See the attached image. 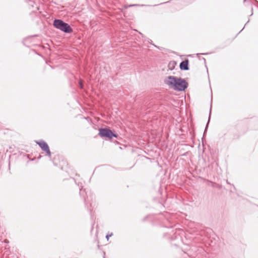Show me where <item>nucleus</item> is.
Listing matches in <instances>:
<instances>
[{
	"mask_svg": "<svg viewBox=\"0 0 258 258\" xmlns=\"http://www.w3.org/2000/svg\"><path fill=\"white\" fill-rule=\"evenodd\" d=\"M165 83L175 90L184 91L188 87V84L183 79L174 76H168L164 81Z\"/></svg>",
	"mask_w": 258,
	"mask_h": 258,
	"instance_id": "1",
	"label": "nucleus"
},
{
	"mask_svg": "<svg viewBox=\"0 0 258 258\" xmlns=\"http://www.w3.org/2000/svg\"><path fill=\"white\" fill-rule=\"evenodd\" d=\"M53 26L57 29L65 32L71 33L73 29L67 23L64 22L62 20L59 19H55L53 21Z\"/></svg>",
	"mask_w": 258,
	"mask_h": 258,
	"instance_id": "2",
	"label": "nucleus"
},
{
	"mask_svg": "<svg viewBox=\"0 0 258 258\" xmlns=\"http://www.w3.org/2000/svg\"><path fill=\"white\" fill-rule=\"evenodd\" d=\"M98 135L102 138H106L111 139L113 137L116 138L117 135L114 133L109 128H100L99 129Z\"/></svg>",
	"mask_w": 258,
	"mask_h": 258,
	"instance_id": "3",
	"label": "nucleus"
},
{
	"mask_svg": "<svg viewBox=\"0 0 258 258\" xmlns=\"http://www.w3.org/2000/svg\"><path fill=\"white\" fill-rule=\"evenodd\" d=\"M36 143L39 145L41 149L45 151L46 153V155L49 157L51 156V152L49 150V147L47 144L43 141H41L39 142H36Z\"/></svg>",
	"mask_w": 258,
	"mask_h": 258,
	"instance_id": "4",
	"label": "nucleus"
},
{
	"mask_svg": "<svg viewBox=\"0 0 258 258\" xmlns=\"http://www.w3.org/2000/svg\"><path fill=\"white\" fill-rule=\"evenodd\" d=\"M179 67L181 70H188V60L185 59V60L181 61L180 63Z\"/></svg>",
	"mask_w": 258,
	"mask_h": 258,
	"instance_id": "5",
	"label": "nucleus"
},
{
	"mask_svg": "<svg viewBox=\"0 0 258 258\" xmlns=\"http://www.w3.org/2000/svg\"><path fill=\"white\" fill-rule=\"evenodd\" d=\"M139 5H137V4H134V5H128V6H124V8L125 9H127V8L128 7H136V6H138Z\"/></svg>",
	"mask_w": 258,
	"mask_h": 258,
	"instance_id": "6",
	"label": "nucleus"
},
{
	"mask_svg": "<svg viewBox=\"0 0 258 258\" xmlns=\"http://www.w3.org/2000/svg\"><path fill=\"white\" fill-rule=\"evenodd\" d=\"M210 116H211V111L210 112V114H209V120H208V123L207 124V125H206V129H205V132H206L207 127H208V124H209V122L210 121Z\"/></svg>",
	"mask_w": 258,
	"mask_h": 258,
	"instance_id": "7",
	"label": "nucleus"
},
{
	"mask_svg": "<svg viewBox=\"0 0 258 258\" xmlns=\"http://www.w3.org/2000/svg\"><path fill=\"white\" fill-rule=\"evenodd\" d=\"M79 85H80V87L82 89L83 88V84L82 81H81V80L79 82Z\"/></svg>",
	"mask_w": 258,
	"mask_h": 258,
	"instance_id": "8",
	"label": "nucleus"
},
{
	"mask_svg": "<svg viewBox=\"0 0 258 258\" xmlns=\"http://www.w3.org/2000/svg\"><path fill=\"white\" fill-rule=\"evenodd\" d=\"M80 195H81V196H82V195H83V191H84V190H83L82 188H80Z\"/></svg>",
	"mask_w": 258,
	"mask_h": 258,
	"instance_id": "9",
	"label": "nucleus"
},
{
	"mask_svg": "<svg viewBox=\"0 0 258 258\" xmlns=\"http://www.w3.org/2000/svg\"><path fill=\"white\" fill-rule=\"evenodd\" d=\"M112 235V233H111V234H110V235L107 234V235L106 236V239H107V240H108V239H109V238L110 237H111Z\"/></svg>",
	"mask_w": 258,
	"mask_h": 258,
	"instance_id": "10",
	"label": "nucleus"
},
{
	"mask_svg": "<svg viewBox=\"0 0 258 258\" xmlns=\"http://www.w3.org/2000/svg\"><path fill=\"white\" fill-rule=\"evenodd\" d=\"M207 53H200V54H202V55H206L207 54ZM199 55V53L197 54V55Z\"/></svg>",
	"mask_w": 258,
	"mask_h": 258,
	"instance_id": "11",
	"label": "nucleus"
},
{
	"mask_svg": "<svg viewBox=\"0 0 258 258\" xmlns=\"http://www.w3.org/2000/svg\"><path fill=\"white\" fill-rule=\"evenodd\" d=\"M85 204L86 205V199L85 198Z\"/></svg>",
	"mask_w": 258,
	"mask_h": 258,
	"instance_id": "12",
	"label": "nucleus"
},
{
	"mask_svg": "<svg viewBox=\"0 0 258 258\" xmlns=\"http://www.w3.org/2000/svg\"><path fill=\"white\" fill-rule=\"evenodd\" d=\"M203 59L205 61H206L205 58H203Z\"/></svg>",
	"mask_w": 258,
	"mask_h": 258,
	"instance_id": "13",
	"label": "nucleus"
},
{
	"mask_svg": "<svg viewBox=\"0 0 258 258\" xmlns=\"http://www.w3.org/2000/svg\"><path fill=\"white\" fill-rule=\"evenodd\" d=\"M246 1V0H244V2Z\"/></svg>",
	"mask_w": 258,
	"mask_h": 258,
	"instance_id": "14",
	"label": "nucleus"
}]
</instances>
